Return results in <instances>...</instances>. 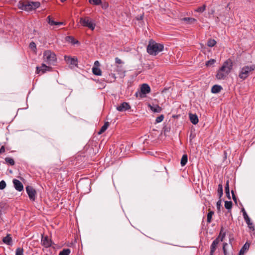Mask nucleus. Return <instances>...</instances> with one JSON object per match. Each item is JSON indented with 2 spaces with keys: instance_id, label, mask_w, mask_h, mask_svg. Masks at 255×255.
<instances>
[{
  "instance_id": "1",
  "label": "nucleus",
  "mask_w": 255,
  "mask_h": 255,
  "mask_svg": "<svg viewBox=\"0 0 255 255\" xmlns=\"http://www.w3.org/2000/svg\"><path fill=\"white\" fill-rule=\"evenodd\" d=\"M233 67L232 61L229 59L226 60L218 70L216 77L218 79H225L230 72Z\"/></svg>"
},
{
  "instance_id": "2",
  "label": "nucleus",
  "mask_w": 255,
  "mask_h": 255,
  "mask_svg": "<svg viewBox=\"0 0 255 255\" xmlns=\"http://www.w3.org/2000/svg\"><path fill=\"white\" fill-rule=\"evenodd\" d=\"M18 7L26 11H30L35 10L40 6L39 1H32L28 0H23L20 1L18 3Z\"/></svg>"
},
{
  "instance_id": "3",
  "label": "nucleus",
  "mask_w": 255,
  "mask_h": 255,
  "mask_svg": "<svg viewBox=\"0 0 255 255\" xmlns=\"http://www.w3.org/2000/svg\"><path fill=\"white\" fill-rule=\"evenodd\" d=\"M162 44L158 43L151 40L147 47V52L150 55H156L163 50Z\"/></svg>"
},
{
  "instance_id": "4",
  "label": "nucleus",
  "mask_w": 255,
  "mask_h": 255,
  "mask_svg": "<svg viewBox=\"0 0 255 255\" xmlns=\"http://www.w3.org/2000/svg\"><path fill=\"white\" fill-rule=\"evenodd\" d=\"M43 58L44 61L49 65H55L57 61L55 53L49 50L44 52Z\"/></svg>"
},
{
  "instance_id": "5",
  "label": "nucleus",
  "mask_w": 255,
  "mask_h": 255,
  "mask_svg": "<svg viewBox=\"0 0 255 255\" xmlns=\"http://www.w3.org/2000/svg\"><path fill=\"white\" fill-rule=\"evenodd\" d=\"M255 70V64L244 66L241 68L239 76L241 79H246Z\"/></svg>"
},
{
  "instance_id": "6",
  "label": "nucleus",
  "mask_w": 255,
  "mask_h": 255,
  "mask_svg": "<svg viewBox=\"0 0 255 255\" xmlns=\"http://www.w3.org/2000/svg\"><path fill=\"white\" fill-rule=\"evenodd\" d=\"M79 23L82 26L87 27L92 30H93L95 29L96 26L94 21L88 16L81 17L80 18Z\"/></svg>"
},
{
  "instance_id": "7",
  "label": "nucleus",
  "mask_w": 255,
  "mask_h": 255,
  "mask_svg": "<svg viewBox=\"0 0 255 255\" xmlns=\"http://www.w3.org/2000/svg\"><path fill=\"white\" fill-rule=\"evenodd\" d=\"M91 182L87 179H80L77 183V186L85 193H88L90 190Z\"/></svg>"
},
{
  "instance_id": "8",
  "label": "nucleus",
  "mask_w": 255,
  "mask_h": 255,
  "mask_svg": "<svg viewBox=\"0 0 255 255\" xmlns=\"http://www.w3.org/2000/svg\"><path fill=\"white\" fill-rule=\"evenodd\" d=\"M64 59L66 62L67 64L69 65L71 68H73L75 67H77L78 59L76 57H72L69 56H65Z\"/></svg>"
},
{
  "instance_id": "9",
  "label": "nucleus",
  "mask_w": 255,
  "mask_h": 255,
  "mask_svg": "<svg viewBox=\"0 0 255 255\" xmlns=\"http://www.w3.org/2000/svg\"><path fill=\"white\" fill-rule=\"evenodd\" d=\"M26 191L28 195L29 199L34 201L36 199V191L31 186L26 187Z\"/></svg>"
},
{
  "instance_id": "10",
  "label": "nucleus",
  "mask_w": 255,
  "mask_h": 255,
  "mask_svg": "<svg viewBox=\"0 0 255 255\" xmlns=\"http://www.w3.org/2000/svg\"><path fill=\"white\" fill-rule=\"evenodd\" d=\"M41 244L44 248H48L51 247L53 244L54 245V243L51 239L48 238L47 236H44L43 235H42Z\"/></svg>"
},
{
  "instance_id": "11",
  "label": "nucleus",
  "mask_w": 255,
  "mask_h": 255,
  "mask_svg": "<svg viewBox=\"0 0 255 255\" xmlns=\"http://www.w3.org/2000/svg\"><path fill=\"white\" fill-rule=\"evenodd\" d=\"M150 87L147 84H143L141 85L140 88V93H139V96L141 98L145 97V95L150 92Z\"/></svg>"
},
{
  "instance_id": "12",
  "label": "nucleus",
  "mask_w": 255,
  "mask_h": 255,
  "mask_svg": "<svg viewBox=\"0 0 255 255\" xmlns=\"http://www.w3.org/2000/svg\"><path fill=\"white\" fill-rule=\"evenodd\" d=\"M131 108L130 105L126 102L122 103L120 106L117 107L116 109L119 112H124Z\"/></svg>"
},
{
  "instance_id": "13",
  "label": "nucleus",
  "mask_w": 255,
  "mask_h": 255,
  "mask_svg": "<svg viewBox=\"0 0 255 255\" xmlns=\"http://www.w3.org/2000/svg\"><path fill=\"white\" fill-rule=\"evenodd\" d=\"M12 182L14 187V188L18 191L21 192L23 190V185L22 183L18 180L13 179Z\"/></svg>"
},
{
  "instance_id": "14",
  "label": "nucleus",
  "mask_w": 255,
  "mask_h": 255,
  "mask_svg": "<svg viewBox=\"0 0 255 255\" xmlns=\"http://www.w3.org/2000/svg\"><path fill=\"white\" fill-rule=\"evenodd\" d=\"M2 241L4 244L7 245L12 246V239L10 234H7L6 237L3 238Z\"/></svg>"
},
{
  "instance_id": "15",
  "label": "nucleus",
  "mask_w": 255,
  "mask_h": 255,
  "mask_svg": "<svg viewBox=\"0 0 255 255\" xmlns=\"http://www.w3.org/2000/svg\"><path fill=\"white\" fill-rule=\"evenodd\" d=\"M189 117L190 122L193 125H196L199 122L198 117L196 114H193L192 113H189Z\"/></svg>"
},
{
  "instance_id": "16",
  "label": "nucleus",
  "mask_w": 255,
  "mask_h": 255,
  "mask_svg": "<svg viewBox=\"0 0 255 255\" xmlns=\"http://www.w3.org/2000/svg\"><path fill=\"white\" fill-rule=\"evenodd\" d=\"M148 107L154 113H160L162 111V108L158 105H155L154 106L151 105L150 104H148Z\"/></svg>"
},
{
  "instance_id": "17",
  "label": "nucleus",
  "mask_w": 255,
  "mask_h": 255,
  "mask_svg": "<svg viewBox=\"0 0 255 255\" xmlns=\"http://www.w3.org/2000/svg\"><path fill=\"white\" fill-rule=\"evenodd\" d=\"M50 67L46 66L45 64H42L39 67H37V71L38 73L41 72V74L44 73L46 71H49Z\"/></svg>"
},
{
  "instance_id": "18",
  "label": "nucleus",
  "mask_w": 255,
  "mask_h": 255,
  "mask_svg": "<svg viewBox=\"0 0 255 255\" xmlns=\"http://www.w3.org/2000/svg\"><path fill=\"white\" fill-rule=\"evenodd\" d=\"M223 89L221 86L219 85H214L211 88V92L213 94H217L221 92Z\"/></svg>"
},
{
  "instance_id": "19",
  "label": "nucleus",
  "mask_w": 255,
  "mask_h": 255,
  "mask_svg": "<svg viewBox=\"0 0 255 255\" xmlns=\"http://www.w3.org/2000/svg\"><path fill=\"white\" fill-rule=\"evenodd\" d=\"M250 244L246 242L240 250L239 255H244L245 253L249 250Z\"/></svg>"
},
{
  "instance_id": "20",
  "label": "nucleus",
  "mask_w": 255,
  "mask_h": 255,
  "mask_svg": "<svg viewBox=\"0 0 255 255\" xmlns=\"http://www.w3.org/2000/svg\"><path fill=\"white\" fill-rule=\"evenodd\" d=\"M225 193L227 197L229 199H231V196L230 194V187H229V180H228L226 181L225 187Z\"/></svg>"
},
{
  "instance_id": "21",
  "label": "nucleus",
  "mask_w": 255,
  "mask_h": 255,
  "mask_svg": "<svg viewBox=\"0 0 255 255\" xmlns=\"http://www.w3.org/2000/svg\"><path fill=\"white\" fill-rule=\"evenodd\" d=\"M182 20L189 24H193L197 21L195 18L192 17H184L182 19Z\"/></svg>"
},
{
  "instance_id": "22",
  "label": "nucleus",
  "mask_w": 255,
  "mask_h": 255,
  "mask_svg": "<svg viewBox=\"0 0 255 255\" xmlns=\"http://www.w3.org/2000/svg\"><path fill=\"white\" fill-rule=\"evenodd\" d=\"M233 207V203L231 201H225V207L226 209L228 210V212H231V209Z\"/></svg>"
},
{
  "instance_id": "23",
  "label": "nucleus",
  "mask_w": 255,
  "mask_h": 255,
  "mask_svg": "<svg viewBox=\"0 0 255 255\" xmlns=\"http://www.w3.org/2000/svg\"><path fill=\"white\" fill-rule=\"evenodd\" d=\"M106 81H97L96 84H97V87L98 89H103L106 86Z\"/></svg>"
},
{
  "instance_id": "24",
  "label": "nucleus",
  "mask_w": 255,
  "mask_h": 255,
  "mask_svg": "<svg viewBox=\"0 0 255 255\" xmlns=\"http://www.w3.org/2000/svg\"><path fill=\"white\" fill-rule=\"evenodd\" d=\"M109 125L110 124L108 122H105L104 125L101 127L99 131H98V133L99 134H101L102 133H103L104 131L106 130Z\"/></svg>"
},
{
  "instance_id": "25",
  "label": "nucleus",
  "mask_w": 255,
  "mask_h": 255,
  "mask_svg": "<svg viewBox=\"0 0 255 255\" xmlns=\"http://www.w3.org/2000/svg\"><path fill=\"white\" fill-rule=\"evenodd\" d=\"M226 233L224 231V228L222 227L220 229L219 235L218 237H219L220 241L222 242L223 241L224 238H225Z\"/></svg>"
},
{
  "instance_id": "26",
  "label": "nucleus",
  "mask_w": 255,
  "mask_h": 255,
  "mask_svg": "<svg viewBox=\"0 0 255 255\" xmlns=\"http://www.w3.org/2000/svg\"><path fill=\"white\" fill-rule=\"evenodd\" d=\"M188 161V156L186 154H183L181 159L180 164L182 166H185Z\"/></svg>"
},
{
  "instance_id": "27",
  "label": "nucleus",
  "mask_w": 255,
  "mask_h": 255,
  "mask_svg": "<svg viewBox=\"0 0 255 255\" xmlns=\"http://www.w3.org/2000/svg\"><path fill=\"white\" fill-rule=\"evenodd\" d=\"M92 72L95 75L100 76L102 75V71L99 67H93Z\"/></svg>"
},
{
  "instance_id": "28",
  "label": "nucleus",
  "mask_w": 255,
  "mask_h": 255,
  "mask_svg": "<svg viewBox=\"0 0 255 255\" xmlns=\"http://www.w3.org/2000/svg\"><path fill=\"white\" fill-rule=\"evenodd\" d=\"M217 192L219 199H221L223 194L222 183H220L218 185Z\"/></svg>"
},
{
  "instance_id": "29",
  "label": "nucleus",
  "mask_w": 255,
  "mask_h": 255,
  "mask_svg": "<svg viewBox=\"0 0 255 255\" xmlns=\"http://www.w3.org/2000/svg\"><path fill=\"white\" fill-rule=\"evenodd\" d=\"M71 253L70 249H64L59 253V255H69Z\"/></svg>"
},
{
  "instance_id": "30",
  "label": "nucleus",
  "mask_w": 255,
  "mask_h": 255,
  "mask_svg": "<svg viewBox=\"0 0 255 255\" xmlns=\"http://www.w3.org/2000/svg\"><path fill=\"white\" fill-rule=\"evenodd\" d=\"M214 212L210 211L207 214V222L208 223H210L212 220V216L214 215Z\"/></svg>"
},
{
  "instance_id": "31",
  "label": "nucleus",
  "mask_w": 255,
  "mask_h": 255,
  "mask_svg": "<svg viewBox=\"0 0 255 255\" xmlns=\"http://www.w3.org/2000/svg\"><path fill=\"white\" fill-rule=\"evenodd\" d=\"M5 161L6 163L11 166L14 165L15 164V162L14 160L10 157H5Z\"/></svg>"
},
{
  "instance_id": "32",
  "label": "nucleus",
  "mask_w": 255,
  "mask_h": 255,
  "mask_svg": "<svg viewBox=\"0 0 255 255\" xmlns=\"http://www.w3.org/2000/svg\"><path fill=\"white\" fill-rule=\"evenodd\" d=\"M4 212V206L2 204H0V224L3 222L2 215Z\"/></svg>"
},
{
  "instance_id": "33",
  "label": "nucleus",
  "mask_w": 255,
  "mask_h": 255,
  "mask_svg": "<svg viewBox=\"0 0 255 255\" xmlns=\"http://www.w3.org/2000/svg\"><path fill=\"white\" fill-rule=\"evenodd\" d=\"M216 43V41L213 39H210L207 42V45L209 47H213Z\"/></svg>"
},
{
  "instance_id": "34",
  "label": "nucleus",
  "mask_w": 255,
  "mask_h": 255,
  "mask_svg": "<svg viewBox=\"0 0 255 255\" xmlns=\"http://www.w3.org/2000/svg\"><path fill=\"white\" fill-rule=\"evenodd\" d=\"M23 249L22 248H17L15 251V255H23Z\"/></svg>"
},
{
  "instance_id": "35",
  "label": "nucleus",
  "mask_w": 255,
  "mask_h": 255,
  "mask_svg": "<svg viewBox=\"0 0 255 255\" xmlns=\"http://www.w3.org/2000/svg\"><path fill=\"white\" fill-rule=\"evenodd\" d=\"M206 6L205 4H204L202 6L198 7L197 9L195 10V11L202 13L206 9Z\"/></svg>"
},
{
  "instance_id": "36",
  "label": "nucleus",
  "mask_w": 255,
  "mask_h": 255,
  "mask_svg": "<svg viewBox=\"0 0 255 255\" xmlns=\"http://www.w3.org/2000/svg\"><path fill=\"white\" fill-rule=\"evenodd\" d=\"M66 41H69V42H71L73 44H75V43L78 42V41H76L74 38L72 36H67L66 37Z\"/></svg>"
},
{
  "instance_id": "37",
  "label": "nucleus",
  "mask_w": 255,
  "mask_h": 255,
  "mask_svg": "<svg viewBox=\"0 0 255 255\" xmlns=\"http://www.w3.org/2000/svg\"><path fill=\"white\" fill-rule=\"evenodd\" d=\"M89 1L90 3L96 5H100L102 3L101 0H89Z\"/></svg>"
},
{
  "instance_id": "38",
  "label": "nucleus",
  "mask_w": 255,
  "mask_h": 255,
  "mask_svg": "<svg viewBox=\"0 0 255 255\" xmlns=\"http://www.w3.org/2000/svg\"><path fill=\"white\" fill-rule=\"evenodd\" d=\"M216 62V60L215 59H212L209 60V61L206 62L205 65L207 67H209L213 65Z\"/></svg>"
},
{
  "instance_id": "39",
  "label": "nucleus",
  "mask_w": 255,
  "mask_h": 255,
  "mask_svg": "<svg viewBox=\"0 0 255 255\" xmlns=\"http://www.w3.org/2000/svg\"><path fill=\"white\" fill-rule=\"evenodd\" d=\"M47 21L48 24H49L51 25H56V21H54L53 19H51L50 16H48L47 18Z\"/></svg>"
},
{
  "instance_id": "40",
  "label": "nucleus",
  "mask_w": 255,
  "mask_h": 255,
  "mask_svg": "<svg viewBox=\"0 0 255 255\" xmlns=\"http://www.w3.org/2000/svg\"><path fill=\"white\" fill-rule=\"evenodd\" d=\"M29 48L33 50V51L35 52L36 50V44L34 42H31L29 44Z\"/></svg>"
},
{
  "instance_id": "41",
  "label": "nucleus",
  "mask_w": 255,
  "mask_h": 255,
  "mask_svg": "<svg viewBox=\"0 0 255 255\" xmlns=\"http://www.w3.org/2000/svg\"><path fill=\"white\" fill-rule=\"evenodd\" d=\"M170 86L169 87H167V86H165L163 89V90L161 91V93H166L167 91H168L169 89H170L172 87V86H173V83H170Z\"/></svg>"
},
{
  "instance_id": "42",
  "label": "nucleus",
  "mask_w": 255,
  "mask_h": 255,
  "mask_svg": "<svg viewBox=\"0 0 255 255\" xmlns=\"http://www.w3.org/2000/svg\"><path fill=\"white\" fill-rule=\"evenodd\" d=\"M164 118V115H161L156 118L155 122L157 123H160L163 120Z\"/></svg>"
},
{
  "instance_id": "43",
  "label": "nucleus",
  "mask_w": 255,
  "mask_h": 255,
  "mask_svg": "<svg viewBox=\"0 0 255 255\" xmlns=\"http://www.w3.org/2000/svg\"><path fill=\"white\" fill-rule=\"evenodd\" d=\"M244 216V218L246 222V223L248 224V225H249V223H250V222L251 221V219L250 218H249V217L248 216L247 213H245L244 214V215H243Z\"/></svg>"
},
{
  "instance_id": "44",
  "label": "nucleus",
  "mask_w": 255,
  "mask_h": 255,
  "mask_svg": "<svg viewBox=\"0 0 255 255\" xmlns=\"http://www.w3.org/2000/svg\"><path fill=\"white\" fill-rule=\"evenodd\" d=\"M6 184L4 180L0 182V190H3L6 187Z\"/></svg>"
},
{
  "instance_id": "45",
  "label": "nucleus",
  "mask_w": 255,
  "mask_h": 255,
  "mask_svg": "<svg viewBox=\"0 0 255 255\" xmlns=\"http://www.w3.org/2000/svg\"><path fill=\"white\" fill-rule=\"evenodd\" d=\"M219 242H220L219 237H218L217 238H216V239L215 240L213 241V242L212 243V245L217 248V245L219 244Z\"/></svg>"
},
{
  "instance_id": "46",
  "label": "nucleus",
  "mask_w": 255,
  "mask_h": 255,
  "mask_svg": "<svg viewBox=\"0 0 255 255\" xmlns=\"http://www.w3.org/2000/svg\"><path fill=\"white\" fill-rule=\"evenodd\" d=\"M221 201V199H219V200L217 202V208L218 212H220L221 211V207L222 206Z\"/></svg>"
},
{
  "instance_id": "47",
  "label": "nucleus",
  "mask_w": 255,
  "mask_h": 255,
  "mask_svg": "<svg viewBox=\"0 0 255 255\" xmlns=\"http://www.w3.org/2000/svg\"><path fill=\"white\" fill-rule=\"evenodd\" d=\"M231 194L232 195L233 200H234L235 203L236 204H237V198L236 196L235 195V192L233 190H231Z\"/></svg>"
},
{
  "instance_id": "48",
  "label": "nucleus",
  "mask_w": 255,
  "mask_h": 255,
  "mask_svg": "<svg viewBox=\"0 0 255 255\" xmlns=\"http://www.w3.org/2000/svg\"><path fill=\"white\" fill-rule=\"evenodd\" d=\"M227 245H228L227 243H223V253H224V255H228V253H227V250L226 249V247Z\"/></svg>"
},
{
  "instance_id": "49",
  "label": "nucleus",
  "mask_w": 255,
  "mask_h": 255,
  "mask_svg": "<svg viewBox=\"0 0 255 255\" xmlns=\"http://www.w3.org/2000/svg\"><path fill=\"white\" fill-rule=\"evenodd\" d=\"M216 247L214 246L211 244V247H210V255H213L214 253L215 250H216Z\"/></svg>"
},
{
  "instance_id": "50",
  "label": "nucleus",
  "mask_w": 255,
  "mask_h": 255,
  "mask_svg": "<svg viewBox=\"0 0 255 255\" xmlns=\"http://www.w3.org/2000/svg\"><path fill=\"white\" fill-rule=\"evenodd\" d=\"M101 4L102 8L104 9H107L109 6V4L107 2H102V3Z\"/></svg>"
},
{
  "instance_id": "51",
  "label": "nucleus",
  "mask_w": 255,
  "mask_h": 255,
  "mask_svg": "<svg viewBox=\"0 0 255 255\" xmlns=\"http://www.w3.org/2000/svg\"><path fill=\"white\" fill-rule=\"evenodd\" d=\"M229 243L232 246V242L234 241V238L233 237V234L229 235Z\"/></svg>"
},
{
  "instance_id": "52",
  "label": "nucleus",
  "mask_w": 255,
  "mask_h": 255,
  "mask_svg": "<svg viewBox=\"0 0 255 255\" xmlns=\"http://www.w3.org/2000/svg\"><path fill=\"white\" fill-rule=\"evenodd\" d=\"M115 62L117 64H119L124 63V62L118 57H116L115 58Z\"/></svg>"
},
{
  "instance_id": "53",
  "label": "nucleus",
  "mask_w": 255,
  "mask_h": 255,
  "mask_svg": "<svg viewBox=\"0 0 255 255\" xmlns=\"http://www.w3.org/2000/svg\"><path fill=\"white\" fill-rule=\"evenodd\" d=\"M5 151V147L4 145L1 146L0 148V154L4 153Z\"/></svg>"
},
{
  "instance_id": "54",
  "label": "nucleus",
  "mask_w": 255,
  "mask_h": 255,
  "mask_svg": "<svg viewBox=\"0 0 255 255\" xmlns=\"http://www.w3.org/2000/svg\"><path fill=\"white\" fill-rule=\"evenodd\" d=\"M248 225L249 228L251 230H252V231L255 230L254 226H253V223L251 221L250 222L249 225Z\"/></svg>"
},
{
  "instance_id": "55",
  "label": "nucleus",
  "mask_w": 255,
  "mask_h": 255,
  "mask_svg": "<svg viewBox=\"0 0 255 255\" xmlns=\"http://www.w3.org/2000/svg\"><path fill=\"white\" fill-rule=\"evenodd\" d=\"M100 65V64L99 62L98 61H96L94 62V65L93 67H99Z\"/></svg>"
},
{
  "instance_id": "56",
  "label": "nucleus",
  "mask_w": 255,
  "mask_h": 255,
  "mask_svg": "<svg viewBox=\"0 0 255 255\" xmlns=\"http://www.w3.org/2000/svg\"><path fill=\"white\" fill-rule=\"evenodd\" d=\"M169 129L170 128H169L167 127V126H166L163 128V130L164 132L169 131Z\"/></svg>"
},
{
  "instance_id": "57",
  "label": "nucleus",
  "mask_w": 255,
  "mask_h": 255,
  "mask_svg": "<svg viewBox=\"0 0 255 255\" xmlns=\"http://www.w3.org/2000/svg\"><path fill=\"white\" fill-rule=\"evenodd\" d=\"M64 24V23L62 22H56V25H63Z\"/></svg>"
},
{
  "instance_id": "58",
  "label": "nucleus",
  "mask_w": 255,
  "mask_h": 255,
  "mask_svg": "<svg viewBox=\"0 0 255 255\" xmlns=\"http://www.w3.org/2000/svg\"><path fill=\"white\" fill-rule=\"evenodd\" d=\"M241 211L243 212V215H244V214L247 213V212L245 211V209L244 208H242Z\"/></svg>"
},
{
  "instance_id": "59",
  "label": "nucleus",
  "mask_w": 255,
  "mask_h": 255,
  "mask_svg": "<svg viewBox=\"0 0 255 255\" xmlns=\"http://www.w3.org/2000/svg\"><path fill=\"white\" fill-rule=\"evenodd\" d=\"M224 159H226L227 156V153L226 151H224Z\"/></svg>"
},
{
  "instance_id": "60",
  "label": "nucleus",
  "mask_w": 255,
  "mask_h": 255,
  "mask_svg": "<svg viewBox=\"0 0 255 255\" xmlns=\"http://www.w3.org/2000/svg\"><path fill=\"white\" fill-rule=\"evenodd\" d=\"M143 19V15H141L139 17H137V20H142Z\"/></svg>"
},
{
  "instance_id": "61",
  "label": "nucleus",
  "mask_w": 255,
  "mask_h": 255,
  "mask_svg": "<svg viewBox=\"0 0 255 255\" xmlns=\"http://www.w3.org/2000/svg\"><path fill=\"white\" fill-rule=\"evenodd\" d=\"M5 150H10V148L9 147H5Z\"/></svg>"
},
{
  "instance_id": "62",
  "label": "nucleus",
  "mask_w": 255,
  "mask_h": 255,
  "mask_svg": "<svg viewBox=\"0 0 255 255\" xmlns=\"http://www.w3.org/2000/svg\"><path fill=\"white\" fill-rule=\"evenodd\" d=\"M113 78H115V79H116V78H118V77H116V76H113Z\"/></svg>"
},
{
  "instance_id": "63",
  "label": "nucleus",
  "mask_w": 255,
  "mask_h": 255,
  "mask_svg": "<svg viewBox=\"0 0 255 255\" xmlns=\"http://www.w3.org/2000/svg\"><path fill=\"white\" fill-rule=\"evenodd\" d=\"M135 96H136V97H137V93H135Z\"/></svg>"
},
{
  "instance_id": "64",
  "label": "nucleus",
  "mask_w": 255,
  "mask_h": 255,
  "mask_svg": "<svg viewBox=\"0 0 255 255\" xmlns=\"http://www.w3.org/2000/svg\"><path fill=\"white\" fill-rule=\"evenodd\" d=\"M92 149H93V148H90V149H89V150H92Z\"/></svg>"
}]
</instances>
